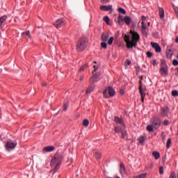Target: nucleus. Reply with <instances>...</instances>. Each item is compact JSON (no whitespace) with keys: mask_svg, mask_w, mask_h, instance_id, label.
I'll use <instances>...</instances> for the list:
<instances>
[{"mask_svg":"<svg viewBox=\"0 0 178 178\" xmlns=\"http://www.w3.org/2000/svg\"><path fill=\"white\" fill-rule=\"evenodd\" d=\"M118 12L120 13H122V15H126V10H124V8H119Z\"/></svg>","mask_w":178,"mask_h":178,"instance_id":"c756f323","label":"nucleus"},{"mask_svg":"<svg viewBox=\"0 0 178 178\" xmlns=\"http://www.w3.org/2000/svg\"><path fill=\"white\" fill-rule=\"evenodd\" d=\"M63 159V156L59 153H56L54 156L53 159L51 161V166L54 168V173H56V172L59 170V168L60 166V163H62Z\"/></svg>","mask_w":178,"mask_h":178,"instance_id":"f03ea898","label":"nucleus"},{"mask_svg":"<svg viewBox=\"0 0 178 178\" xmlns=\"http://www.w3.org/2000/svg\"><path fill=\"white\" fill-rule=\"evenodd\" d=\"M100 2L102 3H106L109 2V0H100Z\"/></svg>","mask_w":178,"mask_h":178,"instance_id":"09e8293b","label":"nucleus"},{"mask_svg":"<svg viewBox=\"0 0 178 178\" xmlns=\"http://www.w3.org/2000/svg\"><path fill=\"white\" fill-rule=\"evenodd\" d=\"M177 177H178V172H177Z\"/></svg>","mask_w":178,"mask_h":178,"instance_id":"0e129e2a","label":"nucleus"},{"mask_svg":"<svg viewBox=\"0 0 178 178\" xmlns=\"http://www.w3.org/2000/svg\"><path fill=\"white\" fill-rule=\"evenodd\" d=\"M138 140L139 141L140 144H143V143H144V141L145 140V138H144V136H140L138 138Z\"/></svg>","mask_w":178,"mask_h":178,"instance_id":"2f4dec72","label":"nucleus"},{"mask_svg":"<svg viewBox=\"0 0 178 178\" xmlns=\"http://www.w3.org/2000/svg\"><path fill=\"white\" fill-rule=\"evenodd\" d=\"M163 124H164V126H168V125H169V121L167 120H164Z\"/></svg>","mask_w":178,"mask_h":178,"instance_id":"49530a36","label":"nucleus"},{"mask_svg":"<svg viewBox=\"0 0 178 178\" xmlns=\"http://www.w3.org/2000/svg\"><path fill=\"white\" fill-rule=\"evenodd\" d=\"M113 40H115V38L113 37H111L108 40V45H112V44H113Z\"/></svg>","mask_w":178,"mask_h":178,"instance_id":"cd10ccee","label":"nucleus"},{"mask_svg":"<svg viewBox=\"0 0 178 178\" xmlns=\"http://www.w3.org/2000/svg\"><path fill=\"white\" fill-rule=\"evenodd\" d=\"M170 144H172V140L170 138H168L167 140V144H166L167 148L170 147Z\"/></svg>","mask_w":178,"mask_h":178,"instance_id":"c9c22d12","label":"nucleus"},{"mask_svg":"<svg viewBox=\"0 0 178 178\" xmlns=\"http://www.w3.org/2000/svg\"><path fill=\"white\" fill-rule=\"evenodd\" d=\"M65 24H66L65 23V19H63V18L58 19L54 23V26H55L56 29H60V27H63Z\"/></svg>","mask_w":178,"mask_h":178,"instance_id":"423d86ee","label":"nucleus"},{"mask_svg":"<svg viewBox=\"0 0 178 178\" xmlns=\"http://www.w3.org/2000/svg\"><path fill=\"white\" fill-rule=\"evenodd\" d=\"M139 92L140 94L141 101L142 102H144V98H145V92H144V90L143 89V88H140V89H139Z\"/></svg>","mask_w":178,"mask_h":178,"instance_id":"6ab92c4d","label":"nucleus"},{"mask_svg":"<svg viewBox=\"0 0 178 178\" xmlns=\"http://www.w3.org/2000/svg\"><path fill=\"white\" fill-rule=\"evenodd\" d=\"M161 122L162 121L161 120V118H159V117H153L151 119V124L154 129H155V130H158V129L161 127Z\"/></svg>","mask_w":178,"mask_h":178,"instance_id":"20e7f679","label":"nucleus"},{"mask_svg":"<svg viewBox=\"0 0 178 178\" xmlns=\"http://www.w3.org/2000/svg\"><path fill=\"white\" fill-rule=\"evenodd\" d=\"M101 47L102 48H103L104 49H106V48L108 47V44H106V42H102L101 43Z\"/></svg>","mask_w":178,"mask_h":178,"instance_id":"7c9ffc66","label":"nucleus"},{"mask_svg":"<svg viewBox=\"0 0 178 178\" xmlns=\"http://www.w3.org/2000/svg\"><path fill=\"white\" fill-rule=\"evenodd\" d=\"M69 105H67V104H63V111H67V108H68Z\"/></svg>","mask_w":178,"mask_h":178,"instance_id":"37998d69","label":"nucleus"},{"mask_svg":"<svg viewBox=\"0 0 178 178\" xmlns=\"http://www.w3.org/2000/svg\"><path fill=\"white\" fill-rule=\"evenodd\" d=\"M140 79H141V80H143V76H141V78H140Z\"/></svg>","mask_w":178,"mask_h":178,"instance_id":"680f3d73","label":"nucleus"},{"mask_svg":"<svg viewBox=\"0 0 178 178\" xmlns=\"http://www.w3.org/2000/svg\"><path fill=\"white\" fill-rule=\"evenodd\" d=\"M161 137L163 138V140H165V133H163V132L161 133Z\"/></svg>","mask_w":178,"mask_h":178,"instance_id":"6e6d98bb","label":"nucleus"},{"mask_svg":"<svg viewBox=\"0 0 178 178\" xmlns=\"http://www.w3.org/2000/svg\"><path fill=\"white\" fill-rule=\"evenodd\" d=\"M120 172L121 173V175H123V173L126 172V168H124V165L123 164V163H120Z\"/></svg>","mask_w":178,"mask_h":178,"instance_id":"b1692460","label":"nucleus"},{"mask_svg":"<svg viewBox=\"0 0 178 178\" xmlns=\"http://www.w3.org/2000/svg\"><path fill=\"white\" fill-rule=\"evenodd\" d=\"M159 15L160 16V19H163V17H165V10L163 8H159Z\"/></svg>","mask_w":178,"mask_h":178,"instance_id":"dca6fc26","label":"nucleus"},{"mask_svg":"<svg viewBox=\"0 0 178 178\" xmlns=\"http://www.w3.org/2000/svg\"><path fill=\"white\" fill-rule=\"evenodd\" d=\"M152 63L153 66H156V65H158V63H156V60H153Z\"/></svg>","mask_w":178,"mask_h":178,"instance_id":"a18cd8bd","label":"nucleus"},{"mask_svg":"<svg viewBox=\"0 0 178 178\" xmlns=\"http://www.w3.org/2000/svg\"><path fill=\"white\" fill-rule=\"evenodd\" d=\"M104 97L105 98H109V97H113L115 95V90L112 86H108L104 92Z\"/></svg>","mask_w":178,"mask_h":178,"instance_id":"39448f33","label":"nucleus"},{"mask_svg":"<svg viewBox=\"0 0 178 178\" xmlns=\"http://www.w3.org/2000/svg\"><path fill=\"white\" fill-rule=\"evenodd\" d=\"M94 63H97V61H95Z\"/></svg>","mask_w":178,"mask_h":178,"instance_id":"052dcab7","label":"nucleus"},{"mask_svg":"<svg viewBox=\"0 0 178 178\" xmlns=\"http://www.w3.org/2000/svg\"><path fill=\"white\" fill-rule=\"evenodd\" d=\"M124 20L122 15H119L118 17V23L120 26H123Z\"/></svg>","mask_w":178,"mask_h":178,"instance_id":"4be33fe9","label":"nucleus"},{"mask_svg":"<svg viewBox=\"0 0 178 178\" xmlns=\"http://www.w3.org/2000/svg\"><path fill=\"white\" fill-rule=\"evenodd\" d=\"M131 38L129 35H124V41L126 42L127 48L131 49L137 47V42L140 41V34L136 31H130Z\"/></svg>","mask_w":178,"mask_h":178,"instance_id":"f257e3e1","label":"nucleus"},{"mask_svg":"<svg viewBox=\"0 0 178 178\" xmlns=\"http://www.w3.org/2000/svg\"><path fill=\"white\" fill-rule=\"evenodd\" d=\"M151 45L157 54H159V52L162 51V49H161V46H159V44L152 42Z\"/></svg>","mask_w":178,"mask_h":178,"instance_id":"1a4fd4ad","label":"nucleus"},{"mask_svg":"<svg viewBox=\"0 0 178 178\" xmlns=\"http://www.w3.org/2000/svg\"><path fill=\"white\" fill-rule=\"evenodd\" d=\"M148 26H149V23H148Z\"/></svg>","mask_w":178,"mask_h":178,"instance_id":"e2e57ef3","label":"nucleus"},{"mask_svg":"<svg viewBox=\"0 0 178 178\" xmlns=\"http://www.w3.org/2000/svg\"><path fill=\"white\" fill-rule=\"evenodd\" d=\"M101 10H105L108 12V10H112V6H100Z\"/></svg>","mask_w":178,"mask_h":178,"instance_id":"4468645a","label":"nucleus"},{"mask_svg":"<svg viewBox=\"0 0 178 178\" xmlns=\"http://www.w3.org/2000/svg\"><path fill=\"white\" fill-rule=\"evenodd\" d=\"M147 131L152 132L154 131V127L152 125H147Z\"/></svg>","mask_w":178,"mask_h":178,"instance_id":"c85d7f7f","label":"nucleus"},{"mask_svg":"<svg viewBox=\"0 0 178 178\" xmlns=\"http://www.w3.org/2000/svg\"><path fill=\"white\" fill-rule=\"evenodd\" d=\"M172 65H173V66H178V60L176 59H174L172 60Z\"/></svg>","mask_w":178,"mask_h":178,"instance_id":"ea45409f","label":"nucleus"},{"mask_svg":"<svg viewBox=\"0 0 178 178\" xmlns=\"http://www.w3.org/2000/svg\"><path fill=\"white\" fill-rule=\"evenodd\" d=\"M94 88H95V86H94V83H91L89 88L86 90V94H90V92H92V91H94Z\"/></svg>","mask_w":178,"mask_h":178,"instance_id":"a211bd4d","label":"nucleus"},{"mask_svg":"<svg viewBox=\"0 0 178 178\" xmlns=\"http://www.w3.org/2000/svg\"><path fill=\"white\" fill-rule=\"evenodd\" d=\"M42 86H47V83H42Z\"/></svg>","mask_w":178,"mask_h":178,"instance_id":"bf43d9fd","label":"nucleus"},{"mask_svg":"<svg viewBox=\"0 0 178 178\" xmlns=\"http://www.w3.org/2000/svg\"><path fill=\"white\" fill-rule=\"evenodd\" d=\"M114 122H115V123H118V124H120L121 126H124V122H123V119L119 118V117H115Z\"/></svg>","mask_w":178,"mask_h":178,"instance_id":"ddd939ff","label":"nucleus"},{"mask_svg":"<svg viewBox=\"0 0 178 178\" xmlns=\"http://www.w3.org/2000/svg\"><path fill=\"white\" fill-rule=\"evenodd\" d=\"M147 177V174H141L140 175L136 176L135 178H145Z\"/></svg>","mask_w":178,"mask_h":178,"instance_id":"e433bc0d","label":"nucleus"},{"mask_svg":"<svg viewBox=\"0 0 178 178\" xmlns=\"http://www.w3.org/2000/svg\"><path fill=\"white\" fill-rule=\"evenodd\" d=\"M160 72L162 76H168V66L161 67Z\"/></svg>","mask_w":178,"mask_h":178,"instance_id":"9b49d317","label":"nucleus"},{"mask_svg":"<svg viewBox=\"0 0 178 178\" xmlns=\"http://www.w3.org/2000/svg\"><path fill=\"white\" fill-rule=\"evenodd\" d=\"M124 65L127 67V66H130V65H131V61H130V60H126Z\"/></svg>","mask_w":178,"mask_h":178,"instance_id":"f704fd0d","label":"nucleus"},{"mask_svg":"<svg viewBox=\"0 0 178 178\" xmlns=\"http://www.w3.org/2000/svg\"><path fill=\"white\" fill-rule=\"evenodd\" d=\"M124 22L127 26H130L131 23V19L129 16H126L124 17Z\"/></svg>","mask_w":178,"mask_h":178,"instance_id":"aec40b11","label":"nucleus"},{"mask_svg":"<svg viewBox=\"0 0 178 178\" xmlns=\"http://www.w3.org/2000/svg\"><path fill=\"white\" fill-rule=\"evenodd\" d=\"M104 21L105 22V23H106V24H109V17L105 16L104 18Z\"/></svg>","mask_w":178,"mask_h":178,"instance_id":"4c0bfd02","label":"nucleus"},{"mask_svg":"<svg viewBox=\"0 0 178 178\" xmlns=\"http://www.w3.org/2000/svg\"><path fill=\"white\" fill-rule=\"evenodd\" d=\"M88 124H90V121H88V120L86 119L83 121V126L85 127H88Z\"/></svg>","mask_w":178,"mask_h":178,"instance_id":"bb28decb","label":"nucleus"},{"mask_svg":"<svg viewBox=\"0 0 178 178\" xmlns=\"http://www.w3.org/2000/svg\"><path fill=\"white\" fill-rule=\"evenodd\" d=\"M93 67H94V72H96L98 70V66L94 65Z\"/></svg>","mask_w":178,"mask_h":178,"instance_id":"5fc2aeb1","label":"nucleus"},{"mask_svg":"<svg viewBox=\"0 0 178 178\" xmlns=\"http://www.w3.org/2000/svg\"><path fill=\"white\" fill-rule=\"evenodd\" d=\"M175 12L177 16L178 17V7H176V8H175Z\"/></svg>","mask_w":178,"mask_h":178,"instance_id":"864d4df0","label":"nucleus"},{"mask_svg":"<svg viewBox=\"0 0 178 178\" xmlns=\"http://www.w3.org/2000/svg\"><path fill=\"white\" fill-rule=\"evenodd\" d=\"M169 113V108L165 107L163 108L161 111V116H166Z\"/></svg>","mask_w":178,"mask_h":178,"instance_id":"412c9836","label":"nucleus"},{"mask_svg":"<svg viewBox=\"0 0 178 178\" xmlns=\"http://www.w3.org/2000/svg\"><path fill=\"white\" fill-rule=\"evenodd\" d=\"M172 97H178V91L177 90H172Z\"/></svg>","mask_w":178,"mask_h":178,"instance_id":"58836bf2","label":"nucleus"},{"mask_svg":"<svg viewBox=\"0 0 178 178\" xmlns=\"http://www.w3.org/2000/svg\"><path fill=\"white\" fill-rule=\"evenodd\" d=\"M142 29H143V30H145V29H147V25L144 24V22H142Z\"/></svg>","mask_w":178,"mask_h":178,"instance_id":"3c124183","label":"nucleus"},{"mask_svg":"<svg viewBox=\"0 0 178 178\" xmlns=\"http://www.w3.org/2000/svg\"><path fill=\"white\" fill-rule=\"evenodd\" d=\"M159 173L160 175H163V167L162 166L159 167Z\"/></svg>","mask_w":178,"mask_h":178,"instance_id":"79ce46f5","label":"nucleus"},{"mask_svg":"<svg viewBox=\"0 0 178 178\" xmlns=\"http://www.w3.org/2000/svg\"><path fill=\"white\" fill-rule=\"evenodd\" d=\"M152 155L154 156L155 159H159V158H161V154L158 152H153Z\"/></svg>","mask_w":178,"mask_h":178,"instance_id":"a878e982","label":"nucleus"},{"mask_svg":"<svg viewBox=\"0 0 178 178\" xmlns=\"http://www.w3.org/2000/svg\"><path fill=\"white\" fill-rule=\"evenodd\" d=\"M87 65H83L82 67H80L79 69V72H83V70H84L85 67H86Z\"/></svg>","mask_w":178,"mask_h":178,"instance_id":"8fccbe9b","label":"nucleus"},{"mask_svg":"<svg viewBox=\"0 0 178 178\" xmlns=\"http://www.w3.org/2000/svg\"><path fill=\"white\" fill-rule=\"evenodd\" d=\"M108 38H109V33H102V40L103 42L108 41Z\"/></svg>","mask_w":178,"mask_h":178,"instance_id":"f3484780","label":"nucleus"},{"mask_svg":"<svg viewBox=\"0 0 178 178\" xmlns=\"http://www.w3.org/2000/svg\"><path fill=\"white\" fill-rule=\"evenodd\" d=\"M120 94H121V95H123V94H124V89H120Z\"/></svg>","mask_w":178,"mask_h":178,"instance_id":"603ef678","label":"nucleus"},{"mask_svg":"<svg viewBox=\"0 0 178 178\" xmlns=\"http://www.w3.org/2000/svg\"><path fill=\"white\" fill-rule=\"evenodd\" d=\"M122 131H123V129L119 128L118 127H115V133H122Z\"/></svg>","mask_w":178,"mask_h":178,"instance_id":"473e14b6","label":"nucleus"},{"mask_svg":"<svg viewBox=\"0 0 178 178\" xmlns=\"http://www.w3.org/2000/svg\"><path fill=\"white\" fill-rule=\"evenodd\" d=\"M145 22V16H142V23H144Z\"/></svg>","mask_w":178,"mask_h":178,"instance_id":"4d7b16f0","label":"nucleus"},{"mask_svg":"<svg viewBox=\"0 0 178 178\" xmlns=\"http://www.w3.org/2000/svg\"><path fill=\"white\" fill-rule=\"evenodd\" d=\"M139 89L143 88V81L141 80L139 81Z\"/></svg>","mask_w":178,"mask_h":178,"instance_id":"de8ad7c7","label":"nucleus"},{"mask_svg":"<svg viewBox=\"0 0 178 178\" xmlns=\"http://www.w3.org/2000/svg\"><path fill=\"white\" fill-rule=\"evenodd\" d=\"M121 135L122 138H127V131L126 129H123V130L121 131Z\"/></svg>","mask_w":178,"mask_h":178,"instance_id":"393cba45","label":"nucleus"},{"mask_svg":"<svg viewBox=\"0 0 178 178\" xmlns=\"http://www.w3.org/2000/svg\"><path fill=\"white\" fill-rule=\"evenodd\" d=\"M22 37L24 38H26V40H29V38H31V35H30V31H26V32H23L22 33Z\"/></svg>","mask_w":178,"mask_h":178,"instance_id":"2eb2a0df","label":"nucleus"},{"mask_svg":"<svg viewBox=\"0 0 178 178\" xmlns=\"http://www.w3.org/2000/svg\"><path fill=\"white\" fill-rule=\"evenodd\" d=\"M88 45V39L87 38H82L79 39L76 43V49L77 52H83Z\"/></svg>","mask_w":178,"mask_h":178,"instance_id":"7ed1b4c3","label":"nucleus"},{"mask_svg":"<svg viewBox=\"0 0 178 178\" xmlns=\"http://www.w3.org/2000/svg\"><path fill=\"white\" fill-rule=\"evenodd\" d=\"M146 55L147 58H152V53L151 51H147Z\"/></svg>","mask_w":178,"mask_h":178,"instance_id":"a19ab883","label":"nucleus"},{"mask_svg":"<svg viewBox=\"0 0 178 178\" xmlns=\"http://www.w3.org/2000/svg\"><path fill=\"white\" fill-rule=\"evenodd\" d=\"M16 145H17V142H13V140H8L6 144V148L7 151H9V149H13Z\"/></svg>","mask_w":178,"mask_h":178,"instance_id":"0eeeda50","label":"nucleus"},{"mask_svg":"<svg viewBox=\"0 0 178 178\" xmlns=\"http://www.w3.org/2000/svg\"><path fill=\"white\" fill-rule=\"evenodd\" d=\"M95 158H97V159H99L101 158V153L98 152H95Z\"/></svg>","mask_w":178,"mask_h":178,"instance_id":"72a5a7b5","label":"nucleus"},{"mask_svg":"<svg viewBox=\"0 0 178 178\" xmlns=\"http://www.w3.org/2000/svg\"><path fill=\"white\" fill-rule=\"evenodd\" d=\"M175 42L178 44V36L175 38Z\"/></svg>","mask_w":178,"mask_h":178,"instance_id":"13d9d810","label":"nucleus"},{"mask_svg":"<svg viewBox=\"0 0 178 178\" xmlns=\"http://www.w3.org/2000/svg\"><path fill=\"white\" fill-rule=\"evenodd\" d=\"M166 55H167V58L170 59L172 58V56H173V51H172V49H169L166 51Z\"/></svg>","mask_w":178,"mask_h":178,"instance_id":"5701e85b","label":"nucleus"},{"mask_svg":"<svg viewBox=\"0 0 178 178\" xmlns=\"http://www.w3.org/2000/svg\"><path fill=\"white\" fill-rule=\"evenodd\" d=\"M99 80V74H92V77L90 79V84H94L97 83Z\"/></svg>","mask_w":178,"mask_h":178,"instance_id":"6e6552de","label":"nucleus"},{"mask_svg":"<svg viewBox=\"0 0 178 178\" xmlns=\"http://www.w3.org/2000/svg\"><path fill=\"white\" fill-rule=\"evenodd\" d=\"M6 19H8L6 15H3L0 18V29H3V27H5V22H6Z\"/></svg>","mask_w":178,"mask_h":178,"instance_id":"9d476101","label":"nucleus"},{"mask_svg":"<svg viewBox=\"0 0 178 178\" xmlns=\"http://www.w3.org/2000/svg\"><path fill=\"white\" fill-rule=\"evenodd\" d=\"M170 178H176V173L171 172L170 175Z\"/></svg>","mask_w":178,"mask_h":178,"instance_id":"c03bdc74","label":"nucleus"},{"mask_svg":"<svg viewBox=\"0 0 178 178\" xmlns=\"http://www.w3.org/2000/svg\"><path fill=\"white\" fill-rule=\"evenodd\" d=\"M55 150V147L54 146H47L43 148L42 151L44 152H52V151Z\"/></svg>","mask_w":178,"mask_h":178,"instance_id":"f8f14e48","label":"nucleus"}]
</instances>
